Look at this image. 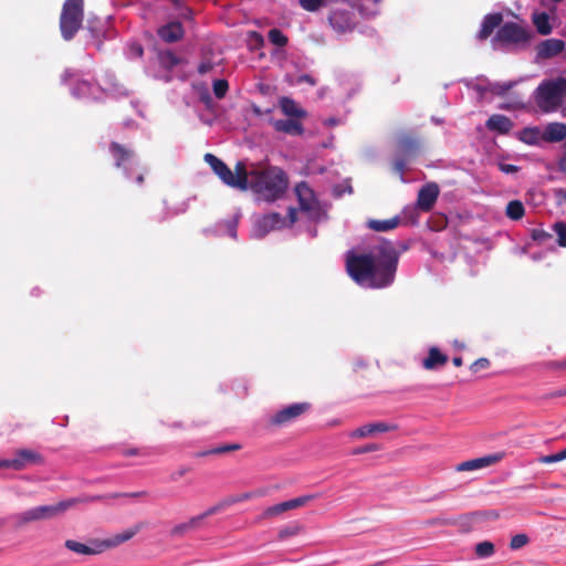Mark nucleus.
<instances>
[{
	"label": "nucleus",
	"instance_id": "bf43d9fd",
	"mask_svg": "<svg viewBox=\"0 0 566 566\" xmlns=\"http://www.w3.org/2000/svg\"><path fill=\"white\" fill-rule=\"evenodd\" d=\"M566 360L564 361H551L547 364L549 369H566Z\"/></svg>",
	"mask_w": 566,
	"mask_h": 566
},
{
	"label": "nucleus",
	"instance_id": "f257e3e1",
	"mask_svg": "<svg viewBox=\"0 0 566 566\" xmlns=\"http://www.w3.org/2000/svg\"><path fill=\"white\" fill-rule=\"evenodd\" d=\"M205 161L224 185L242 191L251 189L268 202L279 199L287 188L286 174L277 167L255 164L248 167L243 161H238L232 171L226 163L210 153L205 155Z\"/></svg>",
	"mask_w": 566,
	"mask_h": 566
},
{
	"label": "nucleus",
	"instance_id": "0e129e2a",
	"mask_svg": "<svg viewBox=\"0 0 566 566\" xmlns=\"http://www.w3.org/2000/svg\"><path fill=\"white\" fill-rule=\"evenodd\" d=\"M556 195L557 197L563 200L564 202H566V189H558L556 190Z\"/></svg>",
	"mask_w": 566,
	"mask_h": 566
},
{
	"label": "nucleus",
	"instance_id": "3c124183",
	"mask_svg": "<svg viewBox=\"0 0 566 566\" xmlns=\"http://www.w3.org/2000/svg\"><path fill=\"white\" fill-rule=\"evenodd\" d=\"M214 67V64L211 60L207 59L200 62L198 65V73L200 75H205L210 72Z\"/></svg>",
	"mask_w": 566,
	"mask_h": 566
},
{
	"label": "nucleus",
	"instance_id": "20e7f679",
	"mask_svg": "<svg viewBox=\"0 0 566 566\" xmlns=\"http://www.w3.org/2000/svg\"><path fill=\"white\" fill-rule=\"evenodd\" d=\"M566 92V80L543 82L535 92V102L538 108L544 113H551L558 109L562 98Z\"/></svg>",
	"mask_w": 566,
	"mask_h": 566
},
{
	"label": "nucleus",
	"instance_id": "ddd939ff",
	"mask_svg": "<svg viewBox=\"0 0 566 566\" xmlns=\"http://www.w3.org/2000/svg\"><path fill=\"white\" fill-rule=\"evenodd\" d=\"M82 502H88V501L86 500V497L83 500L82 499H69V500L61 501L53 505H41L40 509H41L43 520L54 518V517L63 514L64 512H66L69 509H71L75 504L82 503Z\"/></svg>",
	"mask_w": 566,
	"mask_h": 566
},
{
	"label": "nucleus",
	"instance_id": "dca6fc26",
	"mask_svg": "<svg viewBox=\"0 0 566 566\" xmlns=\"http://www.w3.org/2000/svg\"><path fill=\"white\" fill-rule=\"evenodd\" d=\"M144 527V523L139 522L134 526L125 530L124 532L116 534L109 538L102 539L105 551L119 546L120 544L132 539L140 530Z\"/></svg>",
	"mask_w": 566,
	"mask_h": 566
},
{
	"label": "nucleus",
	"instance_id": "72a5a7b5",
	"mask_svg": "<svg viewBox=\"0 0 566 566\" xmlns=\"http://www.w3.org/2000/svg\"><path fill=\"white\" fill-rule=\"evenodd\" d=\"M474 552L475 555L480 558L490 557L495 552L494 544L489 541L480 542L475 545Z\"/></svg>",
	"mask_w": 566,
	"mask_h": 566
},
{
	"label": "nucleus",
	"instance_id": "338daca9",
	"mask_svg": "<svg viewBox=\"0 0 566 566\" xmlns=\"http://www.w3.org/2000/svg\"><path fill=\"white\" fill-rule=\"evenodd\" d=\"M229 233L232 238H235L237 235V230H235V224L234 223H230L229 226Z\"/></svg>",
	"mask_w": 566,
	"mask_h": 566
},
{
	"label": "nucleus",
	"instance_id": "052dcab7",
	"mask_svg": "<svg viewBox=\"0 0 566 566\" xmlns=\"http://www.w3.org/2000/svg\"><path fill=\"white\" fill-rule=\"evenodd\" d=\"M122 454L125 457H133V455H139L140 451L136 448L125 449L122 451Z\"/></svg>",
	"mask_w": 566,
	"mask_h": 566
},
{
	"label": "nucleus",
	"instance_id": "aec40b11",
	"mask_svg": "<svg viewBox=\"0 0 566 566\" xmlns=\"http://www.w3.org/2000/svg\"><path fill=\"white\" fill-rule=\"evenodd\" d=\"M109 153L112 154L117 168H125V165L134 158V151L117 142L111 143Z\"/></svg>",
	"mask_w": 566,
	"mask_h": 566
},
{
	"label": "nucleus",
	"instance_id": "2f4dec72",
	"mask_svg": "<svg viewBox=\"0 0 566 566\" xmlns=\"http://www.w3.org/2000/svg\"><path fill=\"white\" fill-rule=\"evenodd\" d=\"M148 496L147 491H138V492H132V493H111L105 495H94V496H87L86 500L94 502V501H101V500H107V499H119V497H146Z\"/></svg>",
	"mask_w": 566,
	"mask_h": 566
},
{
	"label": "nucleus",
	"instance_id": "a878e982",
	"mask_svg": "<svg viewBox=\"0 0 566 566\" xmlns=\"http://www.w3.org/2000/svg\"><path fill=\"white\" fill-rule=\"evenodd\" d=\"M485 126L489 130L496 132L499 134H507L512 129L513 123L505 115L494 114L489 117Z\"/></svg>",
	"mask_w": 566,
	"mask_h": 566
},
{
	"label": "nucleus",
	"instance_id": "393cba45",
	"mask_svg": "<svg viewBox=\"0 0 566 566\" xmlns=\"http://www.w3.org/2000/svg\"><path fill=\"white\" fill-rule=\"evenodd\" d=\"M276 132L292 136H300L304 133L302 123L297 118L277 119L273 123Z\"/></svg>",
	"mask_w": 566,
	"mask_h": 566
},
{
	"label": "nucleus",
	"instance_id": "5fc2aeb1",
	"mask_svg": "<svg viewBox=\"0 0 566 566\" xmlns=\"http://www.w3.org/2000/svg\"><path fill=\"white\" fill-rule=\"evenodd\" d=\"M190 469L188 467H180L177 471L170 474V481L176 482L184 475H186Z\"/></svg>",
	"mask_w": 566,
	"mask_h": 566
},
{
	"label": "nucleus",
	"instance_id": "58836bf2",
	"mask_svg": "<svg viewBox=\"0 0 566 566\" xmlns=\"http://www.w3.org/2000/svg\"><path fill=\"white\" fill-rule=\"evenodd\" d=\"M515 82H503V83H493L490 84V92L497 96H504L513 86Z\"/></svg>",
	"mask_w": 566,
	"mask_h": 566
},
{
	"label": "nucleus",
	"instance_id": "c756f323",
	"mask_svg": "<svg viewBox=\"0 0 566 566\" xmlns=\"http://www.w3.org/2000/svg\"><path fill=\"white\" fill-rule=\"evenodd\" d=\"M533 23L536 27L537 32L542 35H547L552 32L549 17L546 12L534 13Z\"/></svg>",
	"mask_w": 566,
	"mask_h": 566
},
{
	"label": "nucleus",
	"instance_id": "f03ea898",
	"mask_svg": "<svg viewBox=\"0 0 566 566\" xmlns=\"http://www.w3.org/2000/svg\"><path fill=\"white\" fill-rule=\"evenodd\" d=\"M399 253L391 242L377 247V253H348L346 271L350 279L369 289H384L394 283Z\"/></svg>",
	"mask_w": 566,
	"mask_h": 566
},
{
	"label": "nucleus",
	"instance_id": "6ab92c4d",
	"mask_svg": "<svg viewBox=\"0 0 566 566\" xmlns=\"http://www.w3.org/2000/svg\"><path fill=\"white\" fill-rule=\"evenodd\" d=\"M502 459V455L500 454H491L482 458L472 459L469 461L461 462L457 465V471L463 472V471H474L479 470L489 465H492L500 461Z\"/></svg>",
	"mask_w": 566,
	"mask_h": 566
},
{
	"label": "nucleus",
	"instance_id": "9d476101",
	"mask_svg": "<svg viewBox=\"0 0 566 566\" xmlns=\"http://www.w3.org/2000/svg\"><path fill=\"white\" fill-rule=\"evenodd\" d=\"M64 546L80 555H98L105 552L103 541L98 538H91L88 544H83L74 539H66Z\"/></svg>",
	"mask_w": 566,
	"mask_h": 566
},
{
	"label": "nucleus",
	"instance_id": "bb28decb",
	"mask_svg": "<svg viewBox=\"0 0 566 566\" xmlns=\"http://www.w3.org/2000/svg\"><path fill=\"white\" fill-rule=\"evenodd\" d=\"M12 518L14 521L15 527L20 528L31 522L42 521L43 516H42L40 506H36V507H32L30 510H27L22 513L14 514L12 516Z\"/></svg>",
	"mask_w": 566,
	"mask_h": 566
},
{
	"label": "nucleus",
	"instance_id": "e433bc0d",
	"mask_svg": "<svg viewBox=\"0 0 566 566\" xmlns=\"http://www.w3.org/2000/svg\"><path fill=\"white\" fill-rule=\"evenodd\" d=\"M289 511L287 502H281L273 506L268 507L261 515L262 518H270L276 515H280L284 512Z\"/></svg>",
	"mask_w": 566,
	"mask_h": 566
},
{
	"label": "nucleus",
	"instance_id": "c9c22d12",
	"mask_svg": "<svg viewBox=\"0 0 566 566\" xmlns=\"http://www.w3.org/2000/svg\"><path fill=\"white\" fill-rule=\"evenodd\" d=\"M160 63L164 67L171 70L180 63L179 57L170 50L160 53Z\"/></svg>",
	"mask_w": 566,
	"mask_h": 566
},
{
	"label": "nucleus",
	"instance_id": "37998d69",
	"mask_svg": "<svg viewBox=\"0 0 566 566\" xmlns=\"http://www.w3.org/2000/svg\"><path fill=\"white\" fill-rule=\"evenodd\" d=\"M315 497H316V495L310 494V495H303L300 497L289 500V501H286L287 505H289V511L304 506L305 504H307L310 501L314 500Z\"/></svg>",
	"mask_w": 566,
	"mask_h": 566
},
{
	"label": "nucleus",
	"instance_id": "c03bdc74",
	"mask_svg": "<svg viewBox=\"0 0 566 566\" xmlns=\"http://www.w3.org/2000/svg\"><path fill=\"white\" fill-rule=\"evenodd\" d=\"M298 2L300 6L308 12H315L325 6V0H298Z\"/></svg>",
	"mask_w": 566,
	"mask_h": 566
},
{
	"label": "nucleus",
	"instance_id": "9b49d317",
	"mask_svg": "<svg viewBox=\"0 0 566 566\" xmlns=\"http://www.w3.org/2000/svg\"><path fill=\"white\" fill-rule=\"evenodd\" d=\"M439 192V187L434 182H430L423 186L418 192V208L423 212H429L433 208Z\"/></svg>",
	"mask_w": 566,
	"mask_h": 566
},
{
	"label": "nucleus",
	"instance_id": "a18cd8bd",
	"mask_svg": "<svg viewBox=\"0 0 566 566\" xmlns=\"http://www.w3.org/2000/svg\"><path fill=\"white\" fill-rule=\"evenodd\" d=\"M241 449V444L239 443H230V444H223L220 447H217L212 450H209L206 452V454H222L227 452L238 451Z\"/></svg>",
	"mask_w": 566,
	"mask_h": 566
},
{
	"label": "nucleus",
	"instance_id": "b1692460",
	"mask_svg": "<svg viewBox=\"0 0 566 566\" xmlns=\"http://www.w3.org/2000/svg\"><path fill=\"white\" fill-rule=\"evenodd\" d=\"M448 363V356L440 352L438 347H430L428 356L422 360V367L427 370H434L443 367Z\"/></svg>",
	"mask_w": 566,
	"mask_h": 566
},
{
	"label": "nucleus",
	"instance_id": "a19ab883",
	"mask_svg": "<svg viewBox=\"0 0 566 566\" xmlns=\"http://www.w3.org/2000/svg\"><path fill=\"white\" fill-rule=\"evenodd\" d=\"M212 88L217 98H223L229 90V83L227 80H216Z\"/></svg>",
	"mask_w": 566,
	"mask_h": 566
},
{
	"label": "nucleus",
	"instance_id": "a211bd4d",
	"mask_svg": "<svg viewBox=\"0 0 566 566\" xmlns=\"http://www.w3.org/2000/svg\"><path fill=\"white\" fill-rule=\"evenodd\" d=\"M283 224L284 219L282 218V216L277 212H272L259 219L255 227L259 234L263 237L270 231L283 227Z\"/></svg>",
	"mask_w": 566,
	"mask_h": 566
},
{
	"label": "nucleus",
	"instance_id": "4468645a",
	"mask_svg": "<svg viewBox=\"0 0 566 566\" xmlns=\"http://www.w3.org/2000/svg\"><path fill=\"white\" fill-rule=\"evenodd\" d=\"M397 429H398V426L395 423L373 422V423H367L365 426L357 428L356 430L350 432L349 436H350V438H354V439H360V438L371 436L374 433L395 431Z\"/></svg>",
	"mask_w": 566,
	"mask_h": 566
},
{
	"label": "nucleus",
	"instance_id": "f8f14e48",
	"mask_svg": "<svg viewBox=\"0 0 566 566\" xmlns=\"http://www.w3.org/2000/svg\"><path fill=\"white\" fill-rule=\"evenodd\" d=\"M421 147L420 140L411 134H402L397 139V153L412 158L418 155Z\"/></svg>",
	"mask_w": 566,
	"mask_h": 566
},
{
	"label": "nucleus",
	"instance_id": "cd10ccee",
	"mask_svg": "<svg viewBox=\"0 0 566 566\" xmlns=\"http://www.w3.org/2000/svg\"><path fill=\"white\" fill-rule=\"evenodd\" d=\"M400 222H401L400 217L396 216L394 218L386 219V220L370 219V220H368L367 226L373 231L387 232V231L396 229L400 224Z\"/></svg>",
	"mask_w": 566,
	"mask_h": 566
},
{
	"label": "nucleus",
	"instance_id": "2eb2a0df",
	"mask_svg": "<svg viewBox=\"0 0 566 566\" xmlns=\"http://www.w3.org/2000/svg\"><path fill=\"white\" fill-rule=\"evenodd\" d=\"M295 192L298 199L300 208L303 211H313L317 201L314 195V191L310 188L306 182H300L295 187Z\"/></svg>",
	"mask_w": 566,
	"mask_h": 566
},
{
	"label": "nucleus",
	"instance_id": "f704fd0d",
	"mask_svg": "<svg viewBox=\"0 0 566 566\" xmlns=\"http://www.w3.org/2000/svg\"><path fill=\"white\" fill-rule=\"evenodd\" d=\"M269 41L276 46L283 48L287 44V36L280 29H271L268 33Z\"/></svg>",
	"mask_w": 566,
	"mask_h": 566
},
{
	"label": "nucleus",
	"instance_id": "680f3d73",
	"mask_svg": "<svg viewBox=\"0 0 566 566\" xmlns=\"http://www.w3.org/2000/svg\"><path fill=\"white\" fill-rule=\"evenodd\" d=\"M289 218H290V223L293 224L296 219H297V211L295 208H289Z\"/></svg>",
	"mask_w": 566,
	"mask_h": 566
},
{
	"label": "nucleus",
	"instance_id": "423d86ee",
	"mask_svg": "<svg viewBox=\"0 0 566 566\" xmlns=\"http://www.w3.org/2000/svg\"><path fill=\"white\" fill-rule=\"evenodd\" d=\"M531 32L526 27L516 22H505L497 30L492 42L502 46H523L528 43Z\"/></svg>",
	"mask_w": 566,
	"mask_h": 566
},
{
	"label": "nucleus",
	"instance_id": "4c0bfd02",
	"mask_svg": "<svg viewBox=\"0 0 566 566\" xmlns=\"http://www.w3.org/2000/svg\"><path fill=\"white\" fill-rule=\"evenodd\" d=\"M409 157H405L402 155L397 154L396 158L392 161V170L397 175H399L400 179L403 180V174L406 171L407 161Z\"/></svg>",
	"mask_w": 566,
	"mask_h": 566
},
{
	"label": "nucleus",
	"instance_id": "4be33fe9",
	"mask_svg": "<svg viewBox=\"0 0 566 566\" xmlns=\"http://www.w3.org/2000/svg\"><path fill=\"white\" fill-rule=\"evenodd\" d=\"M565 49V42L559 39H547L537 46V54L542 59L553 57Z\"/></svg>",
	"mask_w": 566,
	"mask_h": 566
},
{
	"label": "nucleus",
	"instance_id": "5701e85b",
	"mask_svg": "<svg viewBox=\"0 0 566 566\" xmlns=\"http://www.w3.org/2000/svg\"><path fill=\"white\" fill-rule=\"evenodd\" d=\"M566 138V124L564 123H549L543 134L542 139L546 143H559Z\"/></svg>",
	"mask_w": 566,
	"mask_h": 566
},
{
	"label": "nucleus",
	"instance_id": "e2e57ef3",
	"mask_svg": "<svg viewBox=\"0 0 566 566\" xmlns=\"http://www.w3.org/2000/svg\"><path fill=\"white\" fill-rule=\"evenodd\" d=\"M132 49H133V51L135 52V54H136L137 56H142V55H143V53H144V50H143V48H142V45H140V44L133 45V48H132Z\"/></svg>",
	"mask_w": 566,
	"mask_h": 566
},
{
	"label": "nucleus",
	"instance_id": "0eeeda50",
	"mask_svg": "<svg viewBox=\"0 0 566 566\" xmlns=\"http://www.w3.org/2000/svg\"><path fill=\"white\" fill-rule=\"evenodd\" d=\"M44 457L33 449H18L11 459H0V469L22 471L29 467L43 465Z\"/></svg>",
	"mask_w": 566,
	"mask_h": 566
},
{
	"label": "nucleus",
	"instance_id": "7ed1b4c3",
	"mask_svg": "<svg viewBox=\"0 0 566 566\" xmlns=\"http://www.w3.org/2000/svg\"><path fill=\"white\" fill-rule=\"evenodd\" d=\"M252 497H253V493H251V492H245V493H242L239 495L228 496V497L221 500L220 502L216 503L214 505L208 507L205 512H202L198 515L191 516L188 521L172 526L169 531V536L171 538H181V537L186 536L189 532H193V531L198 530L201 525V522L205 518H207L211 515L218 514L231 505L248 501Z\"/></svg>",
	"mask_w": 566,
	"mask_h": 566
},
{
	"label": "nucleus",
	"instance_id": "864d4df0",
	"mask_svg": "<svg viewBox=\"0 0 566 566\" xmlns=\"http://www.w3.org/2000/svg\"><path fill=\"white\" fill-rule=\"evenodd\" d=\"M566 396V386L562 389L554 390L551 392H547L541 397L542 400H549L554 398L565 397Z\"/></svg>",
	"mask_w": 566,
	"mask_h": 566
},
{
	"label": "nucleus",
	"instance_id": "6e6d98bb",
	"mask_svg": "<svg viewBox=\"0 0 566 566\" xmlns=\"http://www.w3.org/2000/svg\"><path fill=\"white\" fill-rule=\"evenodd\" d=\"M499 169L504 174H514L518 171L517 166L504 163L499 164Z\"/></svg>",
	"mask_w": 566,
	"mask_h": 566
},
{
	"label": "nucleus",
	"instance_id": "69168bd1",
	"mask_svg": "<svg viewBox=\"0 0 566 566\" xmlns=\"http://www.w3.org/2000/svg\"><path fill=\"white\" fill-rule=\"evenodd\" d=\"M452 363L455 367H461L463 364V359L460 356L453 357Z\"/></svg>",
	"mask_w": 566,
	"mask_h": 566
},
{
	"label": "nucleus",
	"instance_id": "de8ad7c7",
	"mask_svg": "<svg viewBox=\"0 0 566 566\" xmlns=\"http://www.w3.org/2000/svg\"><path fill=\"white\" fill-rule=\"evenodd\" d=\"M552 238V234L546 232L544 229H534L532 231V239L538 243H545Z\"/></svg>",
	"mask_w": 566,
	"mask_h": 566
},
{
	"label": "nucleus",
	"instance_id": "79ce46f5",
	"mask_svg": "<svg viewBox=\"0 0 566 566\" xmlns=\"http://www.w3.org/2000/svg\"><path fill=\"white\" fill-rule=\"evenodd\" d=\"M530 542V538L526 534H516L514 535L510 541V548L512 551L520 549L527 545Z\"/></svg>",
	"mask_w": 566,
	"mask_h": 566
},
{
	"label": "nucleus",
	"instance_id": "09e8293b",
	"mask_svg": "<svg viewBox=\"0 0 566 566\" xmlns=\"http://www.w3.org/2000/svg\"><path fill=\"white\" fill-rule=\"evenodd\" d=\"M380 447L376 443L366 444L364 447H358L352 450L353 455L368 453V452H375L378 451Z\"/></svg>",
	"mask_w": 566,
	"mask_h": 566
},
{
	"label": "nucleus",
	"instance_id": "ea45409f",
	"mask_svg": "<svg viewBox=\"0 0 566 566\" xmlns=\"http://www.w3.org/2000/svg\"><path fill=\"white\" fill-rule=\"evenodd\" d=\"M553 230L557 234V244L559 247H566V222L557 221L553 224Z\"/></svg>",
	"mask_w": 566,
	"mask_h": 566
},
{
	"label": "nucleus",
	"instance_id": "412c9836",
	"mask_svg": "<svg viewBox=\"0 0 566 566\" xmlns=\"http://www.w3.org/2000/svg\"><path fill=\"white\" fill-rule=\"evenodd\" d=\"M158 35L163 41L167 43L177 42L184 36V27L178 21L167 23L166 25L159 28Z\"/></svg>",
	"mask_w": 566,
	"mask_h": 566
},
{
	"label": "nucleus",
	"instance_id": "603ef678",
	"mask_svg": "<svg viewBox=\"0 0 566 566\" xmlns=\"http://www.w3.org/2000/svg\"><path fill=\"white\" fill-rule=\"evenodd\" d=\"M538 461L544 464H551V463L563 461V459L560 457V452H557L554 454L543 455L538 459Z\"/></svg>",
	"mask_w": 566,
	"mask_h": 566
},
{
	"label": "nucleus",
	"instance_id": "c85d7f7f",
	"mask_svg": "<svg viewBox=\"0 0 566 566\" xmlns=\"http://www.w3.org/2000/svg\"><path fill=\"white\" fill-rule=\"evenodd\" d=\"M280 107L283 114L290 118H303L306 116V112L297 106L294 99L290 97H282L280 99Z\"/></svg>",
	"mask_w": 566,
	"mask_h": 566
},
{
	"label": "nucleus",
	"instance_id": "7c9ffc66",
	"mask_svg": "<svg viewBox=\"0 0 566 566\" xmlns=\"http://www.w3.org/2000/svg\"><path fill=\"white\" fill-rule=\"evenodd\" d=\"M505 214L511 220H514V221L521 220L525 214L524 205L520 200H511L506 205Z\"/></svg>",
	"mask_w": 566,
	"mask_h": 566
},
{
	"label": "nucleus",
	"instance_id": "1a4fd4ad",
	"mask_svg": "<svg viewBox=\"0 0 566 566\" xmlns=\"http://www.w3.org/2000/svg\"><path fill=\"white\" fill-rule=\"evenodd\" d=\"M328 23L339 34L352 32L357 25L355 15L350 11L343 9L331 11Z\"/></svg>",
	"mask_w": 566,
	"mask_h": 566
},
{
	"label": "nucleus",
	"instance_id": "39448f33",
	"mask_svg": "<svg viewBox=\"0 0 566 566\" xmlns=\"http://www.w3.org/2000/svg\"><path fill=\"white\" fill-rule=\"evenodd\" d=\"M84 19V1L66 0L60 15V30L65 41L72 40L81 29Z\"/></svg>",
	"mask_w": 566,
	"mask_h": 566
},
{
	"label": "nucleus",
	"instance_id": "13d9d810",
	"mask_svg": "<svg viewBox=\"0 0 566 566\" xmlns=\"http://www.w3.org/2000/svg\"><path fill=\"white\" fill-rule=\"evenodd\" d=\"M558 168H559V170L562 172L566 174V142H565V145H564L563 155H562V157L559 158V161H558Z\"/></svg>",
	"mask_w": 566,
	"mask_h": 566
},
{
	"label": "nucleus",
	"instance_id": "49530a36",
	"mask_svg": "<svg viewBox=\"0 0 566 566\" xmlns=\"http://www.w3.org/2000/svg\"><path fill=\"white\" fill-rule=\"evenodd\" d=\"M490 365H491L490 360L488 358L482 357V358L476 359L475 361H473L470 365V370L473 374H476V373H479L482 369L489 368Z\"/></svg>",
	"mask_w": 566,
	"mask_h": 566
},
{
	"label": "nucleus",
	"instance_id": "473e14b6",
	"mask_svg": "<svg viewBox=\"0 0 566 566\" xmlns=\"http://www.w3.org/2000/svg\"><path fill=\"white\" fill-rule=\"evenodd\" d=\"M303 527L300 523L293 522L284 527H282L277 533V538L280 541H284L289 537L296 536L302 532Z\"/></svg>",
	"mask_w": 566,
	"mask_h": 566
},
{
	"label": "nucleus",
	"instance_id": "8fccbe9b",
	"mask_svg": "<svg viewBox=\"0 0 566 566\" xmlns=\"http://www.w3.org/2000/svg\"><path fill=\"white\" fill-rule=\"evenodd\" d=\"M426 524L428 526H436V525L447 526V525H454L455 522L453 520H450V518L434 517V518L428 520L426 522Z\"/></svg>",
	"mask_w": 566,
	"mask_h": 566
},
{
	"label": "nucleus",
	"instance_id": "6e6552de",
	"mask_svg": "<svg viewBox=\"0 0 566 566\" xmlns=\"http://www.w3.org/2000/svg\"><path fill=\"white\" fill-rule=\"evenodd\" d=\"M311 409L310 402H296L284 407L276 411L269 419V426L280 428L296 420Z\"/></svg>",
	"mask_w": 566,
	"mask_h": 566
},
{
	"label": "nucleus",
	"instance_id": "4d7b16f0",
	"mask_svg": "<svg viewBox=\"0 0 566 566\" xmlns=\"http://www.w3.org/2000/svg\"><path fill=\"white\" fill-rule=\"evenodd\" d=\"M298 83H307L311 86H315L317 81L310 74H303L298 77Z\"/></svg>",
	"mask_w": 566,
	"mask_h": 566
},
{
	"label": "nucleus",
	"instance_id": "774afa93",
	"mask_svg": "<svg viewBox=\"0 0 566 566\" xmlns=\"http://www.w3.org/2000/svg\"><path fill=\"white\" fill-rule=\"evenodd\" d=\"M251 36H254L258 42L262 43L263 42V38L258 33V32H251Z\"/></svg>",
	"mask_w": 566,
	"mask_h": 566
},
{
	"label": "nucleus",
	"instance_id": "f3484780",
	"mask_svg": "<svg viewBox=\"0 0 566 566\" xmlns=\"http://www.w3.org/2000/svg\"><path fill=\"white\" fill-rule=\"evenodd\" d=\"M503 15L500 12L486 14L482 21L481 29L476 34L478 40L484 41L491 36L494 30L502 25Z\"/></svg>",
	"mask_w": 566,
	"mask_h": 566
}]
</instances>
